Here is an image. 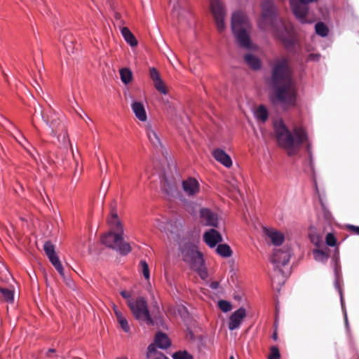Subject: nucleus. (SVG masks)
<instances>
[{
    "label": "nucleus",
    "instance_id": "obj_1",
    "mask_svg": "<svg viewBox=\"0 0 359 359\" xmlns=\"http://www.w3.org/2000/svg\"><path fill=\"white\" fill-rule=\"evenodd\" d=\"M269 83L271 88L269 100L273 106L283 111L296 107L297 90L287 57L276 58L273 61Z\"/></svg>",
    "mask_w": 359,
    "mask_h": 359
},
{
    "label": "nucleus",
    "instance_id": "obj_2",
    "mask_svg": "<svg viewBox=\"0 0 359 359\" xmlns=\"http://www.w3.org/2000/svg\"><path fill=\"white\" fill-rule=\"evenodd\" d=\"M259 26L264 30H271L288 51H293L295 40L292 27L278 17L277 8L271 0H265L262 4Z\"/></svg>",
    "mask_w": 359,
    "mask_h": 359
},
{
    "label": "nucleus",
    "instance_id": "obj_3",
    "mask_svg": "<svg viewBox=\"0 0 359 359\" xmlns=\"http://www.w3.org/2000/svg\"><path fill=\"white\" fill-rule=\"evenodd\" d=\"M273 128L278 145L284 148L289 156L295 155L300 146L307 140L306 133L303 128L295 127L293 130L294 137L282 120L276 121Z\"/></svg>",
    "mask_w": 359,
    "mask_h": 359
},
{
    "label": "nucleus",
    "instance_id": "obj_4",
    "mask_svg": "<svg viewBox=\"0 0 359 359\" xmlns=\"http://www.w3.org/2000/svg\"><path fill=\"white\" fill-rule=\"evenodd\" d=\"M231 29L239 46L247 50L253 48L249 36L251 25L245 14L238 11L232 15Z\"/></svg>",
    "mask_w": 359,
    "mask_h": 359
},
{
    "label": "nucleus",
    "instance_id": "obj_5",
    "mask_svg": "<svg viewBox=\"0 0 359 359\" xmlns=\"http://www.w3.org/2000/svg\"><path fill=\"white\" fill-rule=\"evenodd\" d=\"M180 250L182 260L205 280L208 277V272L203 254L198 250L197 247L191 242H186L180 245Z\"/></svg>",
    "mask_w": 359,
    "mask_h": 359
},
{
    "label": "nucleus",
    "instance_id": "obj_6",
    "mask_svg": "<svg viewBox=\"0 0 359 359\" xmlns=\"http://www.w3.org/2000/svg\"><path fill=\"white\" fill-rule=\"evenodd\" d=\"M127 304L133 318L140 323L154 325L156 321L161 320L159 311H157L156 313L154 312V316H151L147 302L143 297H138L135 299H129L127 302ZM156 309L158 310V307Z\"/></svg>",
    "mask_w": 359,
    "mask_h": 359
},
{
    "label": "nucleus",
    "instance_id": "obj_7",
    "mask_svg": "<svg viewBox=\"0 0 359 359\" xmlns=\"http://www.w3.org/2000/svg\"><path fill=\"white\" fill-rule=\"evenodd\" d=\"M121 233L109 231L102 237V243L106 246L118 251L122 255H126L131 251L130 245L125 242Z\"/></svg>",
    "mask_w": 359,
    "mask_h": 359
},
{
    "label": "nucleus",
    "instance_id": "obj_8",
    "mask_svg": "<svg viewBox=\"0 0 359 359\" xmlns=\"http://www.w3.org/2000/svg\"><path fill=\"white\" fill-rule=\"evenodd\" d=\"M40 114L42 120L50 128L51 135L58 133L63 128L64 123L60 120L59 115L51 107L49 106L46 109H41Z\"/></svg>",
    "mask_w": 359,
    "mask_h": 359
},
{
    "label": "nucleus",
    "instance_id": "obj_9",
    "mask_svg": "<svg viewBox=\"0 0 359 359\" xmlns=\"http://www.w3.org/2000/svg\"><path fill=\"white\" fill-rule=\"evenodd\" d=\"M318 1V0H291L290 6L293 14L302 23H311L312 21L307 19L309 14L308 4Z\"/></svg>",
    "mask_w": 359,
    "mask_h": 359
},
{
    "label": "nucleus",
    "instance_id": "obj_10",
    "mask_svg": "<svg viewBox=\"0 0 359 359\" xmlns=\"http://www.w3.org/2000/svg\"><path fill=\"white\" fill-rule=\"evenodd\" d=\"M210 7L214 16L217 29L222 32L225 28L224 18L226 11L223 3L220 0H210Z\"/></svg>",
    "mask_w": 359,
    "mask_h": 359
},
{
    "label": "nucleus",
    "instance_id": "obj_11",
    "mask_svg": "<svg viewBox=\"0 0 359 359\" xmlns=\"http://www.w3.org/2000/svg\"><path fill=\"white\" fill-rule=\"evenodd\" d=\"M290 248L287 247H284L282 249L274 250L271 258V262L276 266V267L279 268L287 264L290 261Z\"/></svg>",
    "mask_w": 359,
    "mask_h": 359
},
{
    "label": "nucleus",
    "instance_id": "obj_12",
    "mask_svg": "<svg viewBox=\"0 0 359 359\" xmlns=\"http://www.w3.org/2000/svg\"><path fill=\"white\" fill-rule=\"evenodd\" d=\"M201 222L205 226L217 227L218 215L209 208H203L200 209Z\"/></svg>",
    "mask_w": 359,
    "mask_h": 359
},
{
    "label": "nucleus",
    "instance_id": "obj_13",
    "mask_svg": "<svg viewBox=\"0 0 359 359\" xmlns=\"http://www.w3.org/2000/svg\"><path fill=\"white\" fill-rule=\"evenodd\" d=\"M117 203L116 201H112L110 204V217L107 221L109 224L116 231L123 232V227L118 217L117 213Z\"/></svg>",
    "mask_w": 359,
    "mask_h": 359
},
{
    "label": "nucleus",
    "instance_id": "obj_14",
    "mask_svg": "<svg viewBox=\"0 0 359 359\" xmlns=\"http://www.w3.org/2000/svg\"><path fill=\"white\" fill-rule=\"evenodd\" d=\"M245 316L246 311L243 307L234 311L229 317L228 328L230 330H234L236 329H238L240 327L243 320L245 318Z\"/></svg>",
    "mask_w": 359,
    "mask_h": 359
},
{
    "label": "nucleus",
    "instance_id": "obj_15",
    "mask_svg": "<svg viewBox=\"0 0 359 359\" xmlns=\"http://www.w3.org/2000/svg\"><path fill=\"white\" fill-rule=\"evenodd\" d=\"M203 240L210 248H214L222 241V236L217 230L211 229L205 232Z\"/></svg>",
    "mask_w": 359,
    "mask_h": 359
},
{
    "label": "nucleus",
    "instance_id": "obj_16",
    "mask_svg": "<svg viewBox=\"0 0 359 359\" xmlns=\"http://www.w3.org/2000/svg\"><path fill=\"white\" fill-rule=\"evenodd\" d=\"M182 188L188 196H194L199 192V184L196 179L192 177L182 182Z\"/></svg>",
    "mask_w": 359,
    "mask_h": 359
},
{
    "label": "nucleus",
    "instance_id": "obj_17",
    "mask_svg": "<svg viewBox=\"0 0 359 359\" xmlns=\"http://www.w3.org/2000/svg\"><path fill=\"white\" fill-rule=\"evenodd\" d=\"M265 235L270 239L271 243L274 245H280L285 240L284 235L276 230L272 229H264Z\"/></svg>",
    "mask_w": 359,
    "mask_h": 359
},
{
    "label": "nucleus",
    "instance_id": "obj_18",
    "mask_svg": "<svg viewBox=\"0 0 359 359\" xmlns=\"http://www.w3.org/2000/svg\"><path fill=\"white\" fill-rule=\"evenodd\" d=\"M212 155L218 162L225 167L230 168L232 165L231 157L224 150L216 149L213 151Z\"/></svg>",
    "mask_w": 359,
    "mask_h": 359
},
{
    "label": "nucleus",
    "instance_id": "obj_19",
    "mask_svg": "<svg viewBox=\"0 0 359 359\" xmlns=\"http://www.w3.org/2000/svg\"><path fill=\"white\" fill-rule=\"evenodd\" d=\"M113 310L116 318V320L119 324L120 327L125 332H129L130 330L128 322L123 314V313L118 309L116 305H114Z\"/></svg>",
    "mask_w": 359,
    "mask_h": 359
},
{
    "label": "nucleus",
    "instance_id": "obj_20",
    "mask_svg": "<svg viewBox=\"0 0 359 359\" xmlns=\"http://www.w3.org/2000/svg\"><path fill=\"white\" fill-rule=\"evenodd\" d=\"M147 135L152 145L156 148H161L162 143L156 133L150 124L146 126Z\"/></svg>",
    "mask_w": 359,
    "mask_h": 359
},
{
    "label": "nucleus",
    "instance_id": "obj_21",
    "mask_svg": "<svg viewBox=\"0 0 359 359\" xmlns=\"http://www.w3.org/2000/svg\"><path fill=\"white\" fill-rule=\"evenodd\" d=\"M135 116L141 121H145L147 118L146 111L143 104L140 102H134L131 105Z\"/></svg>",
    "mask_w": 359,
    "mask_h": 359
},
{
    "label": "nucleus",
    "instance_id": "obj_22",
    "mask_svg": "<svg viewBox=\"0 0 359 359\" xmlns=\"http://www.w3.org/2000/svg\"><path fill=\"white\" fill-rule=\"evenodd\" d=\"M155 344L158 347L165 349L170 346V341L165 334L158 332L155 337Z\"/></svg>",
    "mask_w": 359,
    "mask_h": 359
},
{
    "label": "nucleus",
    "instance_id": "obj_23",
    "mask_svg": "<svg viewBox=\"0 0 359 359\" xmlns=\"http://www.w3.org/2000/svg\"><path fill=\"white\" fill-rule=\"evenodd\" d=\"M244 60L246 64L254 70H257L261 67L260 60L252 54H246Z\"/></svg>",
    "mask_w": 359,
    "mask_h": 359
},
{
    "label": "nucleus",
    "instance_id": "obj_24",
    "mask_svg": "<svg viewBox=\"0 0 359 359\" xmlns=\"http://www.w3.org/2000/svg\"><path fill=\"white\" fill-rule=\"evenodd\" d=\"M121 34L126 41L128 43H129L132 47H135L137 45V41L136 38L128 27H123L121 29Z\"/></svg>",
    "mask_w": 359,
    "mask_h": 359
},
{
    "label": "nucleus",
    "instance_id": "obj_25",
    "mask_svg": "<svg viewBox=\"0 0 359 359\" xmlns=\"http://www.w3.org/2000/svg\"><path fill=\"white\" fill-rule=\"evenodd\" d=\"M0 299L12 303L14 299L13 292L7 288L0 287Z\"/></svg>",
    "mask_w": 359,
    "mask_h": 359
},
{
    "label": "nucleus",
    "instance_id": "obj_26",
    "mask_svg": "<svg viewBox=\"0 0 359 359\" xmlns=\"http://www.w3.org/2000/svg\"><path fill=\"white\" fill-rule=\"evenodd\" d=\"M218 255L223 257H229L232 255V250L227 244H219L216 248Z\"/></svg>",
    "mask_w": 359,
    "mask_h": 359
},
{
    "label": "nucleus",
    "instance_id": "obj_27",
    "mask_svg": "<svg viewBox=\"0 0 359 359\" xmlns=\"http://www.w3.org/2000/svg\"><path fill=\"white\" fill-rule=\"evenodd\" d=\"M52 135L57 137L58 141L65 147L69 144L67 132L65 126H63V128L58 133Z\"/></svg>",
    "mask_w": 359,
    "mask_h": 359
},
{
    "label": "nucleus",
    "instance_id": "obj_28",
    "mask_svg": "<svg viewBox=\"0 0 359 359\" xmlns=\"http://www.w3.org/2000/svg\"><path fill=\"white\" fill-rule=\"evenodd\" d=\"M51 264L54 266L55 269L57 271V272L60 273V275L65 279V273H64V269L62 267V265L59 259V257L57 255H54L53 257H50L48 258Z\"/></svg>",
    "mask_w": 359,
    "mask_h": 359
},
{
    "label": "nucleus",
    "instance_id": "obj_29",
    "mask_svg": "<svg viewBox=\"0 0 359 359\" xmlns=\"http://www.w3.org/2000/svg\"><path fill=\"white\" fill-rule=\"evenodd\" d=\"M255 116L257 119L264 123L268 119L269 113L264 106L260 105L255 111Z\"/></svg>",
    "mask_w": 359,
    "mask_h": 359
},
{
    "label": "nucleus",
    "instance_id": "obj_30",
    "mask_svg": "<svg viewBox=\"0 0 359 359\" xmlns=\"http://www.w3.org/2000/svg\"><path fill=\"white\" fill-rule=\"evenodd\" d=\"M120 76L122 82L125 84L129 83L133 79L132 72L128 68H123L120 70Z\"/></svg>",
    "mask_w": 359,
    "mask_h": 359
},
{
    "label": "nucleus",
    "instance_id": "obj_31",
    "mask_svg": "<svg viewBox=\"0 0 359 359\" xmlns=\"http://www.w3.org/2000/svg\"><path fill=\"white\" fill-rule=\"evenodd\" d=\"M315 30L316 33L322 37L327 36L329 32L327 27L322 22L316 24Z\"/></svg>",
    "mask_w": 359,
    "mask_h": 359
},
{
    "label": "nucleus",
    "instance_id": "obj_32",
    "mask_svg": "<svg viewBox=\"0 0 359 359\" xmlns=\"http://www.w3.org/2000/svg\"><path fill=\"white\" fill-rule=\"evenodd\" d=\"M43 250L48 258L56 255L55 251V246L49 241L45 242L43 245Z\"/></svg>",
    "mask_w": 359,
    "mask_h": 359
},
{
    "label": "nucleus",
    "instance_id": "obj_33",
    "mask_svg": "<svg viewBox=\"0 0 359 359\" xmlns=\"http://www.w3.org/2000/svg\"><path fill=\"white\" fill-rule=\"evenodd\" d=\"M280 353L278 346H272L270 347V353L267 356V359H280Z\"/></svg>",
    "mask_w": 359,
    "mask_h": 359
},
{
    "label": "nucleus",
    "instance_id": "obj_34",
    "mask_svg": "<svg viewBox=\"0 0 359 359\" xmlns=\"http://www.w3.org/2000/svg\"><path fill=\"white\" fill-rule=\"evenodd\" d=\"M218 307L223 312H228L232 309L231 304L226 300H219L217 303Z\"/></svg>",
    "mask_w": 359,
    "mask_h": 359
},
{
    "label": "nucleus",
    "instance_id": "obj_35",
    "mask_svg": "<svg viewBox=\"0 0 359 359\" xmlns=\"http://www.w3.org/2000/svg\"><path fill=\"white\" fill-rule=\"evenodd\" d=\"M173 359H194L193 356L187 351H177L172 355Z\"/></svg>",
    "mask_w": 359,
    "mask_h": 359
},
{
    "label": "nucleus",
    "instance_id": "obj_36",
    "mask_svg": "<svg viewBox=\"0 0 359 359\" xmlns=\"http://www.w3.org/2000/svg\"><path fill=\"white\" fill-rule=\"evenodd\" d=\"M154 85L155 88L160 92L162 94H167V89L164 84V82L162 81L161 79L157 80L156 81L154 82Z\"/></svg>",
    "mask_w": 359,
    "mask_h": 359
},
{
    "label": "nucleus",
    "instance_id": "obj_37",
    "mask_svg": "<svg viewBox=\"0 0 359 359\" xmlns=\"http://www.w3.org/2000/svg\"><path fill=\"white\" fill-rule=\"evenodd\" d=\"M140 265L141 266L142 274H143L144 278L147 280H149L150 278V272H149V266H148L147 262L144 260H141Z\"/></svg>",
    "mask_w": 359,
    "mask_h": 359
},
{
    "label": "nucleus",
    "instance_id": "obj_38",
    "mask_svg": "<svg viewBox=\"0 0 359 359\" xmlns=\"http://www.w3.org/2000/svg\"><path fill=\"white\" fill-rule=\"evenodd\" d=\"M325 242L327 245L334 247L336 245L337 240L332 233H329L325 237Z\"/></svg>",
    "mask_w": 359,
    "mask_h": 359
},
{
    "label": "nucleus",
    "instance_id": "obj_39",
    "mask_svg": "<svg viewBox=\"0 0 359 359\" xmlns=\"http://www.w3.org/2000/svg\"><path fill=\"white\" fill-rule=\"evenodd\" d=\"M149 76L153 82H155L161 79L158 72L154 67H151L149 69Z\"/></svg>",
    "mask_w": 359,
    "mask_h": 359
},
{
    "label": "nucleus",
    "instance_id": "obj_40",
    "mask_svg": "<svg viewBox=\"0 0 359 359\" xmlns=\"http://www.w3.org/2000/svg\"><path fill=\"white\" fill-rule=\"evenodd\" d=\"M348 229L353 233L359 235V226L354 225H348Z\"/></svg>",
    "mask_w": 359,
    "mask_h": 359
},
{
    "label": "nucleus",
    "instance_id": "obj_41",
    "mask_svg": "<svg viewBox=\"0 0 359 359\" xmlns=\"http://www.w3.org/2000/svg\"><path fill=\"white\" fill-rule=\"evenodd\" d=\"M320 57V55L319 54H315V53H311L309 55V60H313V61H318Z\"/></svg>",
    "mask_w": 359,
    "mask_h": 359
},
{
    "label": "nucleus",
    "instance_id": "obj_42",
    "mask_svg": "<svg viewBox=\"0 0 359 359\" xmlns=\"http://www.w3.org/2000/svg\"><path fill=\"white\" fill-rule=\"evenodd\" d=\"M313 253L316 255V259H318V257H320L321 258L326 257L325 252L320 250H316Z\"/></svg>",
    "mask_w": 359,
    "mask_h": 359
},
{
    "label": "nucleus",
    "instance_id": "obj_43",
    "mask_svg": "<svg viewBox=\"0 0 359 359\" xmlns=\"http://www.w3.org/2000/svg\"><path fill=\"white\" fill-rule=\"evenodd\" d=\"M121 295L126 299L129 300V299H132L130 298V294L126 291H121Z\"/></svg>",
    "mask_w": 359,
    "mask_h": 359
},
{
    "label": "nucleus",
    "instance_id": "obj_44",
    "mask_svg": "<svg viewBox=\"0 0 359 359\" xmlns=\"http://www.w3.org/2000/svg\"><path fill=\"white\" fill-rule=\"evenodd\" d=\"M219 285V283L218 281H213L210 283V287L213 290H216L218 288Z\"/></svg>",
    "mask_w": 359,
    "mask_h": 359
},
{
    "label": "nucleus",
    "instance_id": "obj_45",
    "mask_svg": "<svg viewBox=\"0 0 359 359\" xmlns=\"http://www.w3.org/2000/svg\"><path fill=\"white\" fill-rule=\"evenodd\" d=\"M335 285H336V287H337L338 288V290H339V294H340V297H341V304H343V295H342V290H341V289L339 287L338 280H336V282H335Z\"/></svg>",
    "mask_w": 359,
    "mask_h": 359
},
{
    "label": "nucleus",
    "instance_id": "obj_46",
    "mask_svg": "<svg viewBox=\"0 0 359 359\" xmlns=\"http://www.w3.org/2000/svg\"><path fill=\"white\" fill-rule=\"evenodd\" d=\"M156 222L157 223L156 224V226L161 231H163L164 227L162 226L161 222H160L159 220H156Z\"/></svg>",
    "mask_w": 359,
    "mask_h": 359
},
{
    "label": "nucleus",
    "instance_id": "obj_47",
    "mask_svg": "<svg viewBox=\"0 0 359 359\" xmlns=\"http://www.w3.org/2000/svg\"><path fill=\"white\" fill-rule=\"evenodd\" d=\"M55 352V350L54 348H50L48 350V351L46 352V355L48 357H51V354L52 353H54Z\"/></svg>",
    "mask_w": 359,
    "mask_h": 359
},
{
    "label": "nucleus",
    "instance_id": "obj_48",
    "mask_svg": "<svg viewBox=\"0 0 359 359\" xmlns=\"http://www.w3.org/2000/svg\"><path fill=\"white\" fill-rule=\"evenodd\" d=\"M155 351V346L153 344H151L148 346V352L151 353Z\"/></svg>",
    "mask_w": 359,
    "mask_h": 359
},
{
    "label": "nucleus",
    "instance_id": "obj_49",
    "mask_svg": "<svg viewBox=\"0 0 359 359\" xmlns=\"http://www.w3.org/2000/svg\"><path fill=\"white\" fill-rule=\"evenodd\" d=\"M272 338L274 339V340H276L277 338H278V334H277V332H274L273 335H272Z\"/></svg>",
    "mask_w": 359,
    "mask_h": 359
},
{
    "label": "nucleus",
    "instance_id": "obj_50",
    "mask_svg": "<svg viewBox=\"0 0 359 359\" xmlns=\"http://www.w3.org/2000/svg\"><path fill=\"white\" fill-rule=\"evenodd\" d=\"M163 180H164V182H167L168 180H167V178H166V177L165 175L163 177Z\"/></svg>",
    "mask_w": 359,
    "mask_h": 359
},
{
    "label": "nucleus",
    "instance_id": "obj_51",
    "mask_svg": "<svg viewBox=\"0 0 359 359\" xmlns=\"http://www.w3.org/2000/svg\"><path fill=\"white\" fill-rule=\"evenodd\" d=\"M229 359H234L233 355H231V356H230V358H229Z\"/></svg>",
    "mask_w": 359,
    "mask_h": 359
},
{
    "label": "nucleus",
    "instance_id": "obj_52",
    "mask_svg": "<svg viewBox=\"0 0 359 359\" xmlns=\"http://www.w3.org/2000/svg\"><path fill=\"white\" fill-rule=\"evenodd\" d=\"M36 111H37L36 108H34V113H36Z\"/></svg>",
    "mask_w": 359,
    "mask_h": 359
},
{
    "label": "nucleus",
    "instance_id": "obj_53",
    "mask_svg": "<svg viewBox=\"0 0 359 359\" xmlns=\"http://www.w3.org/2000/svg\"><path fill=\"white\" fill-rule=\"evenodd\" d=\"M117 359H128L127 358H117Z\"/></svg>",
    "mask_w": 359,
    "mask_h": 359
}]
</instances>
